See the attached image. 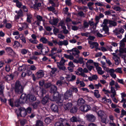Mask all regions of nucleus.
Masks as SVG:
<instances>
[{"mask_svg": "<svg viewBox=\"0 0 126 126\" xmlns=\"http://www.w3.org/2000/svg\"><path fill=\"white\" fill-rule=\"evenodd\" d=\"M67 51L68 52H72V53H70V54L72 53L73 55L76 57V58H77L79 57V54L80 51L77 48H74L68 50Z\"/></svg>", "mask_w": 126, "mask_h": 126, "instance_id": "obj_8", "label": "nucleus"}, {"mask_svg": "<svg viewBox=\"0 0 126 126\" xmlns=\"http://www.w3.org/2000/svg\"><path fill=\"white\" fill-rule=\"evenodd\" d=\"M72 105L71 103H67L65 104L64 106V109L66 110H69L72 106Z\"/></svg>", "mask_w": 126, "mask_h": 126, "instance_id": "obj_18", "label": "nucleus"}, {"mask_svg": "<svg viewBox=\"0 0 126 126\" xmlns=\"http://www.w3.org/2000/svg\"><path fill=\"white\" fill-rule=\"evenodd\" d=\"M20 45V43L17 41H15L13 46L15 48H17Z\"/></svg>", "mask_w": 126, "mask_h": 126, "instance_id": "obj_41", "label": "nucleus"}, {"mask_svg": "<svg viewBox=\"0 0 126 126\" xmlns=\"http://www.w3.org/2000/svg\"><path fill=\"white\" fill-rule=\"evenodd\" d=\"M77 103L79 105H81L85 103V101L82 98H80L78 99Z\"/></svg>", "mask_w": 126, "mask_h": 126, "instance_id": "obj_19", "label": "nucleus"}, {"mask_svg": "<svg viewBox=\"0 0 126 126\" xmlns=\"http://www.w3.org/2000/svg\"><path fill=\"white\" fill-rule=\"evenodd\" d=\"M57 49V48L56 47H54L51 48V52L52 54H54L56 53H61L62 52L61 49Z\"/></svg>", "mask_w": 126, "mask_h": 126, "instance_id": "obj_13", "label": "nucleus"}, {"mask_svg": "<svg viewBox=\"0 0 126 126\" xmlns=\"http://www.w3.org/2000/svg\"><path fill=\"white\" fill-rule=\"evenodd\" d=\"M100 118L101 119V121L102 123L107 124L109 120L107 119V117L105 115Z\"/></svg>", "mask_w": 126, "mask_h": 126, "instance_id": "obj_22", "label": "nucleus"}, {"mask_svg": "<svg viewBox=\"0 0 126 126\" xmlns=\"http://www.w3.org/2000/svg\"><path fill=\"white\" fill-rule=\"evenodd\" d=\"M64 56L66 58L71 60H73L74 59L73 56L72 55H68L66 54H64Z\"/></svg>", "mask_w": 126, "mask_h": 126, "instance_id": "obj_37", "label": "nucleus"}, {"mask_svg": "<svg viewBox=\"0 0 126 126\" xmlns=\"http://www.w3.org/2000/svg\"><path fill=\"white\" fill-rule=\"evenodd\" d=\"M121 97L122 98V100L120 101L121 103H122L123 101H124L125 99L124 98V97L126 96V94L124 92L122 93H121Z\"/></svg>", "mask_w": 126, "mask_h": 126, "instance_id": "obj_45", "label": "nucleus"}, {"mask_svg": "<svg viewBox=\"0 0 126 126\" xmlns=\"http://www.w3.org/2000/svg\"><path fill=\"white\" fill-rule=\"evenodd\" d=\"M13 2L16 3V6L18 8H20L21 7L22 4L18 0H13Z\"/></svg>", "mask_w": 126, "mask_h": 126, "instance_id": "obj_28", "label": "nucleus"}, {"mask_svg": "<svg viewBox=\"0 0 126 126\" xmlns=\"http://www.w3.org/2000/svg\"><path fill=\"white\" fill-rule=\"evenodd\" d=\"M101 66L106 71H108V68L107 67H106L105 63L104 62L101 61Z\"/></svg>", "mask_w": 126, "mask_h": 126, "instance_id": "obj_29", "label": "nucleus"}, {"mask_svg": "<svg viewBox=\"0 0 126 126\" xmlns=\"http://www.w3.org/2000/svg\"><path fill=\"white\" fill-rule=\"evenodd\" d=\"M12 27V24L10 23H7L5 24V27L8 29H10Z\"/></svg>", "mask_w": 126, "mask_h": 126, "instance_id": "obj_52", "label": "nucleus"}, {"mask_svg": "<svg viewBox=\"0 0 126 126\" xmlns=\"http://www.w3.org/2000/svg\"><path fill=\"white\" fill-rule=\"evenodd\" d=\"M29 41L32 43L36 44H37L38 42V41L36 39H30Z\"/></svg>", "mask_w": 126, "mask_h": 126, "instance_id": "obj_47", "label": "nucleus"}, {"mask_svg": "<svg viewBox=\"0 0 126 126\" xmlns=\"http://www.w3.org/2000/svg\"><path fill=\"white\" fill-rule=\"evenodd\" d=\"M77 70L80 72H83L84 73H87L88 72V69L86 68H84L83 69L82 68L80 67H79L77 69Z\"/></svg>", "mask_w": 126, "mask_h": 126, "instance_id": "obj_21", "label": "nucleus"}, {"mask_svg": "<svg viewBox=\"0 0 126 126\" xmlns=\"http://www.w3.org/2000/svg\"><path fill=\"white\" fill-rule=\"evenodd\" d=\"M110 122H113L114 120V116L113 115H109V116Z\"/></svg>", "mask_w": 126, "mask_h": 126, "instance_id": "obj_61", "label": "nucleus"}, {"mask_svg": "<svg viewBox=\"0 0 126 126\" xmlns=\"http://www.w3.org/2000/svg\"><path fill=\"white\" fill-rule=\"evenodd\" d=\"M86 117L88 121L91 122H94L96 119L95 117L92 114H87L86 116Z\"/></svg>", "mask_w": 126, "mask_h": 126, "instance_id": "obj_10", "label": "nucleus"}, {"mask_svg": "<svg viewBox=\"0 0 126 126\" xmlns=\"http://www.w3.org/2000/svg\"><path fill=\"white\" fill-rule=\"evenodd\" d=\"M35 75L36 76V78L38 79L43 77L44 75V73L43 70H39L36 73Z\"/></svg>", "mask_w": 126, "mask_h": 126, "instance_id": "obj_11", "label": "nucleus"}, {"mask_svg": "<svg viewBox=\"0 0 126 126\" xmlns=\"http://www.w3.org/2000/svg\"><path fill=\"white\" fill-rule=\"evenodd\" d=\"M40 102L39 101L36 102L32 105L33 108L34 109H37L38 107L39 104Z\"/></svg>", "mask_w": 126, "mask_h": 126, "instance_id": "obj_48", "label": "nucleus"}, {"mask_svg": "<svg viewBox=\"0 0 126 126\" xmlns=\"http://www.w3.org/2000/svg\"><path fill=\"white\" fill-rule=\"evenodd\" d=\"M55 126H64L63 123V121H59V122H57L55 125Z\"/></svg>", "mask_w": 126, "mask_h": 126, "instance_id": "obj_43", "label": "nucleus"}, {"mask_svg": "<svg viewBox=\"0 0 126 126\" xmlns=\"http://www.w3.org/2000/svg\"><path fill=\"white\" fill-rule=\"evenodd\" d=\"M109 23L110 25H112L113 26H115L117 25L116 23L114 21H110Z\"/></svg>", "mask_w": 126, "mask_h": 126, "instance_id": "obj_56", "label": "nucleus"}, {"mask_svg": "<svg viewBox=\"0 0 126 126\" xmlns=\"http://www.w3.org/2000/svg\"><path fill=\"white\" fill-rule=\"evenodd\" d=\"M36 47L38 49H41V50L44 48L43 44H41L37 45Z\"/></svg>", "mask_w": 126, "mask_h": 126, "instance_id": "obj_59", "label": "nucleus"}, {"mask_svg": "<svg viewBox=\"0 0 126 126\" xmlns=\"http://www.w3.org/2000/svg\"><path fill=\"white\" fill-rule=\"evenodd\" d=\"M115 64L116 65H118L120 63V59L119 58H115L114 59Z\"/></svg>", "mask_w": 126, "mask_h": 126, "instance_id": "obj_53", "label": "nucleus"}, {"mask_svg": "<svg viewBox=\"0 0 126 126\" xmlns=\"http://www.w3.org/2000/svg\"><path fill=\"white\" fill-rule=\"evenodd\" d=\"M50 6L49 7H47V8L49 11H52V12H55V8L54 7V6Z\"/></svg>", "mask_w": 126, "mask_h": 126, "instance_id": "obj_40", "label": "nucleus"}, {"mask_svg": "<svg viewBox=\"0 0 126 126\" xmlns=\"http://www.w3.org/2000/svg\"><path fill=\"white\" fill-rule=\"evenodd\" d=\"M69 41L72 44H75L76 43L77 41L76 39L73 38V39H70Z\"/></svg>", "mask_w": 126, "mask_h": 126, "instance_id": "obj_64", "label": "nucleus"}, {"mask_svg": "<svg viewBox=\"0 0 126 126\" xmlns=\"http://www.w3.org/2000/svg\"><path fill=\"white\" fill-rule=\"evenodd\" d=\"M76 76L74 75H72L71 77H70V76L69 75L68 76V77H66L67 80L69 81L73 80L76 79Z\"/></svg>", "mask_w": 126, "mask_h": 126, "instance_id": "obj_35", "label": "nucleus"}, {"mask_svg": "<svg viewBox=\"0 0 126 126\" xmlns=\"http://www.w3.org/2000/svg\"><path fill=\"white\" fill-rule=\"evenodd\" d=\"M94 88L95 89H98L100 87H102V85L99 83H98L97 84H95L94 85Z\"/></svg>", "mask_w": 126, "mask_h": 126, "instance_id": "obj_58", "label": "nucleus"}, {"mask_svg": "<svg viewBox=\"0 0 126 126\" xmlns=\"http://www.w3.org/2000/svg\"><path fill=\"white\" fill-rule=\"evenodd\" d=\"M26 14L27 16V22L29 23H31L32 20L31 19L32 18V15L30 13H27Z\"/></svg>", "mask_w": 126, "mask_h": 126, "instance_id": "obj_16", "label": "nucleus"}, {"mask_svg": "<svg viewBox=\"0 0 126 126\" xmlns=\"http://www.w3.org/2000/svg\"><path fill=\"white\" fill-rule=\"evenodd\" d=\"M124 30L122 28H115L113 31L114 33L117 35V37L121 39L122 38V34L124 32Z\"/></svg>", "mask_w": 126, "mask_h": 126, "instance_id": "obj_5", "label": "nucleus"}, {"mask_svg": "<svg viewBox=\"0 0 126 126\" xmlns=\"http://www.w3.org/2000/svg\"><path fill=\"white\" fill-rule=\"evenodd\" d=\"M88 43L90 45V47L91 49L95 47L96 49L98 48L99 44L96 42H93L89 41Z\"/></svg>", "mask_w": 126, "mask_h": 126, "instance_id": "obj_12", "label": "nucleus"}, {"mask_svg": "<svg viewBox=\"0 0 126 126\" xmlns=\"http://www.w3.org/2000/svg\"><path fill=\"white\" fill-rule=\"evenodd\" d=\"M20 100L23 103H27L28 102H32L36 100V98L33 95L31 94L27 95L25 94H23L21 96Z\"/></svg>", "mask_w": 126, "mask_h": 126, "instance_id": "obj_2", "label": "nucleus"}, {"mask_svg": "<svg viewBox=\"0 0 126 126\" xmlns=\"http://www.w3.org/2000/svg\"><path fill=\"white\" fill-rule=\"evenodd\" d=\"M59 121H63V124L64 126H70L68 122L65 120L60 118L59 119Z\"/></svg>", "mask_w": 126, "mask_h": 126, "instance_id": "obj_20", "label": "nucleus"}, {"mask_svg": "<svg viewBox=\"0 0 126 126\" xmlns=\"http://www.w3.org/2000/svg\"><path fill=\"white\" fill-rule=\"evenodd\" d=\"M96 69L98 74L100 75H102L104 73V71L102 70L101 67L100 66L97 68Z\"/></svg>", "mask_w": 126, "mask_h": 126, "instance_id": "obj_32", "label": "nucleus"}, {"mask_svg": "<svg viewBox=\"0 0 126 126\" xmlns=\"http://www.w3.org/2000/svg\"><path fill=\"white\" fill-rule=\"evenodd\" d=\"M45 121L46 124H48L51 122V120L49 118L47 117L45 119Z\"/></svg>", "mask_w": 126, "mask_h": 126, "instance_id": "obj_50", "label": "nucleus"}, {"mask_svg": "<svg viewBox=\"0 0 126 126\" xmlns=\"http://www.w3.org/2000/svg\"><path fill=\"white\" fill-rule=\"evenodd\" d=\"M62 95V97H60V99L62 100L63 102L61 103H59L61 104L60 105H62L63 104L62 103L63 102H65L64 101V100H71L73 98V95L72 93V92L70 90H68L64 94V96L63 95L61 94Z\"/></svg>", "mask_w": 126, "mask_h": 126, "instance_id": "obj_3", "label": "nucleus"}, {"mask_svg": "<svg viewBox=\"0 0 126 126\" xmlns=\"http://www.w3.org/2000/svg\"><path fill=\"white\" fill-rule=\"evenodd\" d=\"M103 30L105 32V33H108L109 31L108 27L107 26H103Z\"/></svg>", "mask_w": 126, "mask_h": 126, "instance_id": "obj_49", "label": "nucleus"}, {"mask_svg": "<svg viewBox=\"0 0 126 126\" xmlns=\"http://www.w3.org/2000/svg\"><path fill=\"white\" fill-rule=\"evenodd\" d=\"M18 116H20L23 117H25L27 114L26 110L23 108H20L16 111Z\"/></svg>", "mask_w": 126, "mask_h": 126, "instance_id": "obj_6", "label": "nucleus"}, {"mask_svg": "<svg viewBox=\"0 0 126 126\" xmlns=\"http://www.w3.org/2000/svg\"><path fill=\"white\" fill-rule=\"evenodd\" d=\"M51 110L55 112H58V109L57 105L55 104H52L50 106Z\"/></svg>", "mask_w": 126, "mask_h": 126, "instance_id": "obj_14", "label": "nucleus"}, {"mask_svg": "<svg viewBox=\"0 0 126 126\" xmlns=\"http://www.w3.org/2000/svg\"><path fill=\"white\" fill-rule=\"evenodd\" d=\"M48 100V97L47 96H45L42 100L41 102L42 104H45L46 103Z\"/></svg>", "mask_w": 126, "mask_h": 126, "instance_id": "obj_31", "label": "nucleus"}, {"mask_svg": "<svg viewBox=\"0 0 126 126\" xmlns=\"http://www.w3.org/2000/svg\"><path fill=\"white\" fill-rule=\"evenodd\" d=\"M97 114L98 116L100 118L104 116L105 115L104 112L103 111L101 110L97 112Z\"/></svg>", "mask_w": 126, "mask_h": 126, "instance_id": "obj_24", "label": "nucleus"}, {"mask_svg": "<svg viewBox=\"0 0 126 126\" xmlns=\"http://www.w3.org/2000/svg\"><path fill=\"white\" fill-rule=\"evenodd\" d=\"M78 110V109L76 107L72 108L70 110V112L72 113H74L76 112Z\"/></svg>", "mask_w": 126, "mask_h": 126, "instance_id": "obj_54", "label": "nucleus"}, {"mask_svg": "<svg viewBox=\"0 0 126 126\" xmlns=\"http://www.w3.org/2000/svg\"><path fill=\"white\" fill-rule=\"evenodd\" d=\"M57 88L56 86L55 85H52L51 87L50 92L53 93V94L52 97L50 98V100L52 101H55L57 103L59 104V103L63 102L62 99H60L59 97H62V95L59 94L58 92H56Z\"/></svg>", "mask_w": 126, "mask_h": 126, "instance_id": "obj_1", "label": "nucleus"}, {"mask_svg": "<svg viewBox=\"0 0 126 126\" xmlns=\"http://www.w3.org/2000/svg\"><path fill=\"white\" fill-rule=\"evenodd\" d=\"M19 38L22 41V43H26V38L23 34L20 35H19Z\"/></svg>", "mask_w": 126, "mask_h": 126, "instance_id": "obj_33", "label": "nucleus"}, {"mask_svg": "<svg viewBox=\"0 0 126 126\" xmlns=\"http://www.w3.org/2000/svg\"><path fill=\"white\" fill-rule=\"evenodd\" d=\"M97 78L98 77L96 75H94L90 77H89L88 78V79L89 80L91 81L93 80H96Z\"/></svg>", "mask_w": 126, "mask_h": 126, "instance_id": "obj_25", "label": "nucleus"}, {"mask_svg": "<svg viewBox=\"0 0 126 126\" xmlns=\"http://www.w3.org/2000/svg\"><path fill=\"white\" fill-rule=\"evenodd\" d=\"M58 22V20L57 19H53L49 21L50 23L51 24L56 25Z\"/></svg>", "mask_w": 126, "mask_h": 126, "instance_id": "obj_23", "label": "nucleus"}, {"mask_svg": "<svg viewBox=\"0 0 126 126\" xmlns=\"http://www.w3.org/2000/svg\"><path fill=\"white\" fill-rule=\"evenodd\" d=\"M36 126H44L42 121L40 120H38L36 121Z\"/></svg>", "mask_w": 126, "mask_h": 126, "instance_id": "obj_38", "label": "nucleus"}, {"mask_svg": "<svg viewBox=\"0 0 126 126\" xmlns=\"http://www.w3.org/2000/svg\"><path fill=\"white\" fill-rule=\"evenodd\" d=\"M14 78L13 75L11 74L10 75H7L4 78L6 80L9 81L12 79Z\"/></svg>", "mask_w": 126, "mask_h": 126, "instance_id": "obj_27", "label": "nucleus"}, {"mask_svg": "<svg viewBox=\"0 0 126 126\" xmlns=\"http://www.w3.org/2000/svg\"><path fill=\"white\" fill-rule=\"evenodd\" d=\"M23 88L20 82L17 81L16 82L15 87V90L16 93L17 94H20L23 92Z\"/></svg>", "mask_w": 126, "mask_h": 126, "instance_id": "obj_4", "label": "nucleus"}, {"mask_svg": "<svg viewBox=\"0 0 126 126\" xmlns=\"http://www.w3.org/2000/svg\"><path fill=\"white\" fill-rule=\"evenodd\" d=\"M3 86H0V96H1L2 97L3 96Z\"/></svg>", "mask_w": 126, "mask_h": 126, "instance_id": "obj_44", "label": "nucleus"}, {"mask_svg": "<svg viewBox=\"0 0 126 126\" xmlns=\"http://www.w3.org/2000/svg\"><path fill=\"white\" fill-rule=\"evenodd\" d=\"M89 22L88 23L86 21H84L83 23V26L84 28H87L89 26Z\"/></svg>", "mask_w": 126, "mask_h": 126, "instance_id": "obj_51", "label": "nucleus"}, {"mask_svg": "<svg viewBox=\"0 0 126 126\" xmlns=\"http://www.w3.org/2000/svg\"><path fill=\"white\" fill-rule=\"evenodd\" d=\"M110 93L116 94V92L115 91L114 87L113 86H111L110 88Z\"/></svg>", "mask_w": 126, "mask_h": 126, "instance_id": "obj_55", "label": "nucleus"}, {"mask_svg": "<svg viewBox=\"0 0 126 126\" xmlns=\"http://www.w3.org/2000/svg\"><path fill=\"white\" fill-rule=\"evenodd\" d=\"M49 50V49L47 47H45L43 48L41 50L42 54L44 55H45L47 54Z\"/></svg>", "mask_w": 126, "mask_h": 126, "instance_id": "obj_15", "label": "nucleus"}, {"mask_svg": "<svg viewBox=\"0 0 126 126\" xmlns=\"http://www.w3.org/2000/svg\"><path fill=\"white\" fill-rule=\"evenodd\" d=\"M40 41L44 44H46L47 42V40L44 37L41 38L40 39Z\"/></svg>", "mask_w": 126, "mask_h": 126, "instance_id": "obj_39", "label": "nucleus"}, {"mask_svg": "<svg viewBox=\"0 0 126 126\" xmlns=\"http://www.w3.org/2000/svg\"><path fill=\"white\" fill-rule=\"evenodd\" d=\"M41 24V22L38 20H36L32 24V26L34 27H37L39 26Z\"/></svg>", "mask_w": 126, "mask_h": 126, "instance_id": "obj_26", "label": "nucleus"}, {"mask_svg": "<svg viewBox=\"0 0 126 126\" xmlns=\"http://www.w3.org/2000/svg\"><path fill=\"white\" fill-rule=\"evenodd\" d=\"M5 50L6 51L7 53L10 54H12L14 52L12 49L10 47H7L5 48Z\"/></svg>", "mask_w": 126, "mask_h": 126, "instance_id": "obj_17", "label": "nucleus"}, {"mask_svg": "<svg viewBox=\"0 0 126 126\" xmlns=\"http://www.w3.org/2000/svg\"><path fill=\"white\" fill-rule=\"evenodd\" d=\"M102 91L104 92V93L105 94H110V91L108 90H106L105 88L103 89Z\"/></svg>", "mask_w": 126, "mask_h": 126, "instance_id": "obj_60", "label": "nucleus"}, {"mask_svg": "<svg viewBox=\"0 0 126 126\" xmlns=\"http://www.w3.org/2000/svg\"><path fill=\"white\" fill-rule=\"evenodd\" d=\"M65 62V60L62 58L60 62H57V66L60 69L64 71L66 69V67L64 65Z\"/></svg>", "mask_w": 126, "mask_h": 126, "instance_id": "obj_7", "label": "nucleus"}, {"mask_svg": "<svg viewBox=\"0 0 126 126\" xmlns=\"http://www.w3.org/2000/svg\"><path fill=\"white\" fill-rule=\"evenodd\" d=\"M106 71L108 72H109L110 74V75H111V74H113L114 73L115 71L114 69H111L109 70L108 68V71Z\"/></svg>", "mask_w": 126, "mask_h": 126, "instance_id": "obj_57", "label": "nucleus"}, {"mask_svg": "<svg viewBox=\"0 0 126 126\" xmlns=\"http://www.w3.org/2000/svg\"><path fill=\"white\" fill-rule=\"evenodd\" d=\"M8 101L9 105L12 107H13L14 106L13 100L10 99L8 100Z\"/></svg>", "mask_w": 126, "mask_h": 126, "instance_id": "obj_63", "label": "nucleus"}, {"mask_svg": "<svg viewBox=\"0 0 126 126\" xmlns=\"http://www.w3.org/2000/svg\"><path fill=\"white\" fill-rule=\"evenodd\" d=\"M91 108L90 106L88 105H85L80 106L79 108L80 110L83 112H87L90 110Z\"/></svg>", "mask_w": 126, "mask_h": 126, "instance_id": "obj_9", "label": "nucleus"}, {"mask_svg": "<svg viewBox=\"0 0 126 126\" xmlns=\"http://www.w3.org/2000/svg\"><path fill=\"white\" fill-rule=\"evenodd\" d=\"M89 22L90 26H93L94 29L96 28L97 24L96 23H95L93 21H89Z\"/></svg>", "mask_w": 126, "mask_h": 126, "instance_id": "obj_34", "label": "nucleus"}, {"mask_svg": "<svg viewBox=\"0 0 126 126\" xmlns=\"http://www.w3.org/2000/svg\"><path fill=\"white\" fill-rule=\"evenodd\" d=\"M70 121L72 122H75L79 121L77 117L73 116L70 119Z\"/></svg>", "mask_w": 126, "mask_h": 126, "instance_id": "obj_42", "label": "nucleus"}, {"mask_svg": "<svg viewBox=\"0 0 126 126\" xmlns=\"http://www.w3.org/2000/svg\"><path fill=\"white\" fill-rule=\"evenodd\" d=\"M15 12L17 14V15L20 17L23 16V12L21 9L18 11H16Z\"/></svg>", "mask_w": 126, "mask_h": 126, "instance_id": "obj_36", "label": "nucleus"}, {"mask_svg": "<svg viewBox=\"0 0 126 126\" xmlns=\"http://www.w3.org/2000/svg\"><path fill=\"white\" fill-rule=\"evenodd\" d=\"M28 51V49H22L20 51L21 53L23 55H25L27 54Z\"/></svg>", "mask_w": 126, "mask_h": 126, "instance_id": "obj_46", "label": "nucleus"}, {"mask_svg": "<svg viewBox=\"0 0 126 126\" xmlns=\"http://www.w3.org/2000/svg\"><path fill=\"white\" fill-rule=\"evenodd\" d=\"M94 96L97 98L100 97V95L99 93L98 90H95L94 92Z\"/></svg>", "mask_w": 126, "mask_h": 126, "instance_id": "obj_30", "label": "nucleus"}, {"mask_svg": "<svg viewBox=\"0 0 126 126\" xmlns=\"http://www.w3.org/2000/svg\"><path fill=\"white\" fill-rule=\"evenodd\" d=\"M22 27L24 28H26L28 27V25L26 23L24 22L21 24Z\"/></svg>", "mask_w": 126, "mask_h": 126, "instance_id": "obj_62", "label": "nucleus"}]
</instances>
